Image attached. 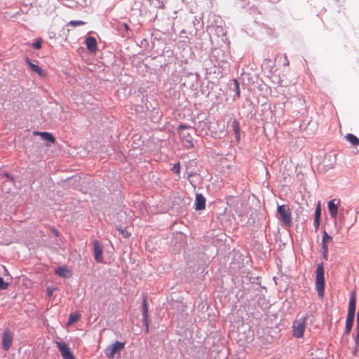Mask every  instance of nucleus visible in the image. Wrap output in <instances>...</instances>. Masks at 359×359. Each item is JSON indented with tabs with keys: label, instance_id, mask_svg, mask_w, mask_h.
<instances>
[{
	"label": "nucleus",
	"instance_id": "nucleus-13",
	"mask_svg": "<svg viewBox=\"0 0 359 359\" xmlns=\"http://www.w3.org/2000/svg\"><path fill=\"white\" fill-rule=\"evenodd\" d=\"M328 210L331 217L335 219L337 216L338 206L334 203V200H331L328 202Z\"/></svg>",
	"mask_w": 359,
	"mask_h": 359
},
{
	"label": "nucleus",
	"instance_id": "nucleus-1",
	"mask_svg": "<svg viewBox=\"0 0 359 359\" xmlns=\"http://www.w3.org/2000/svg\"><path fill=\"white\" fill-rule=\"evenodd\" d=\"M316 286L319 297H323L325 288L324 267L323 264H318L316 269Z\"/></svg>",
	"mask_w": 359,
	"mask_h": 359
},
{
	"label": "nucleus",
	"instance_id": "nucleus-25",
	"mask_svg": "<svg viewBox=\"0 0 359 359\" xmlns=\"http://www.w3.org/2000/svg\"><path fill=\"white\" fill-rule=\"evenodd\" d=\"M42 40L37 39L34 43H33L32 46L36 49H40L41 48Z\"/></svg>",
	"mask_w": 359,
	"mask_h": 359
},
{
	"label": "nucleus",
	"instance_id": "nucleus-8",
	"mask_svg": "<svg viewBox=\"0 0 359 359\" xmlns=\"http://www.w3.org/2000/svg\"><path fill=\"white\" fill-rule=\"evenodd\" d=\"M355 306H356V294H355V292H353L351 293L350 300H349L348 315H351V316H355Z\"/></svg>",
	"mask_w": 359,
	"mask_h": 359
},
{
	"label": "nucleus",
	"instance_id": "nucleus-31",
	"mask_svg": "<svg viewBox=\"0 0 359 359\" xmlns=\"http://www.w3.org/2000/svg\"><path fill=\"white\" fill-rule=\"evenodd\" d=\"M234 83H235V85H236V90H237V94H238V95L239 96V95H240V90H239V84H238V82L235 79V80H234Z\"/></svg>",
	"mask_w": 359,
	"mask_h": 359
},
{
	"label": "nucleus",
	"instance_id": "nucleus-12",
	"mask_svg": "<svg viewBox=\"0 0 359 359\" xmlns=\"http://www.w3.org/2000/svg\"><path fill=\"white\" fill-rule=\"evenodd\" d=\"M34 135H39L41 136L44 140L50 142L51 144L55 143V138L53 137V135L48 132H34Z\"/></svg>",
	"mask_w": 359,
	"mask_h": 359
},
{
	"label": "nucleus",
	"instance_id": "nucleus-35",
	"mask_svg": "<svg viewBox=\"0 0 359 359\" xmlns=\"http://www.w3.org/2000/svg\"><path fill=\"white\" fill-rule=\"evenodd\" d=\"M235 135H236V137L237 141H239V140H240V138H241V137H240V133H235Z\"/></svg>",
	"mask_w": 359,
	"mask_h": 359
},
{
	"label": "nucleus",
	"instance_id": "nucleus-10",
	"mask_svg": "<svg viewBox=\"0 0 359 359\" xmlns=\"http://www.w3.org/2000/svg\"><path fill=\"white\" fill-rule=\"evenodd\" d=\"M86 45L90 51L95 53L97 50V41L94 37L88 36L86 39Z\"/></svg>",
	"mask_w": 359,
	"mask_h": 359
},
{
	"label": "nucleus",
	"instance_id": "nucleus-18",
	"mask_svg": "<svg viewBox=\"0 0 359 359\" xmlns=\"http://www.w3.org/2000/svg\"><path fill=\"white\" fill-rule=\"evenodd\" d=\"M142 316L143 320H149L148 305L146 297L142 301Z\"/></svg>",
	"mask_w": 359,
	"mask_h": 359
},
{
	"label": "nucleus",
	"instance_id": "nucleus-36",
	"mask_svg": "<svg viewBox=\"0 0 359 359\" xmlns=\"http://www.w3.org/2000/svg\"><path fill=\"white\" fill-rule=\"evenodd\" d=\"M52 231L55 236H58V231L55 229H53Z\"/></svg>",
	"mask_w": 359,
	"mask_h": 359
},
{
	"label": "nucleus",
	"instance_id": "nucleus-17",
	"mask_svg": "<svg viewBox=\"0 0 359 359\" xmlns=\"http://www.w3.org/2000/svg\"><path fill=\"white\" fill-rule=\"evenodd\" d=\"M346 140L353 146H359V139L351 133H348L345 136Z\"/></svg>",
	"mask_w": 359,
	"mask_h": 359
},
{
	"label": "nucleus",
	"instance_id": "nucleus-6",
	"mask_svg": "<svg viewBox=\"0 0 359 359\" xmlns=\"http://www.w3.org/2000/svg\"><path fill=\"white\" fill-rule=\"evenodd\" d=\"M13 335L11 332L6 330L3 333L2 346L5 351H8L12 345Z\"/></svg>",
	"mask_w": 359,
	"mask_h": 359
},
{
	"label": "nucleus",
	"instance_id": "nucleus-4",
	"mask_svg": "<svg viewBox=\"0 0 359 359\" xmlns=\"http://www.w3.org/2000/svg\"><path fill=\"white\" fill-rule=\"evenodd\" d=\"M125 347V342L116 341L108 346L105 350V354L108 358H114L116 353H119Z\"/></svg>",
	"mask_w": 359,
	"mask_h": 359
},
{
	"label": "nucleus",
	"instance_id": "nucleus-38",
	"mask_svg": "<svg viewBox=\"0 0 359 359\" xmlns=\"http://www.w3.org/2000/svg\"><path fill=\"white\" fill-rule=\"evenodd\" d=\"M187 142L191 144V147H194V144L192 142V140H187Z\"/></svg>",
	"mask_w": 359,
	"mask_h": 359
},
{
	"label": "nucleus",
	"instance_id": "nucleus-15",
	"mask_svg": "<svg viewBox=\"0 0 359 359\" xmlns=\"http://www.w3.org/2000/svg\"><path fill=\"white\" fill-rule=\"evenodd\" d=\"M355 316L351 315H347L346 320V327H345V332L348 334L350 333L352 326L353 324Z\"/></svg>",
	"mask_w": 359,
	"mask_h": 359
},
{
	"label": "nucleus",
	"instance_id": "nucleus-19",
	"mask_svg": "<svg viewBox=\"0 0 359 359\" xmlns=\"http://www.w3.org/2000/svg\"><path fill=\"white\" fill-rule=\"evenodd\" d=\"M81 318V315L79 313H72L69 315L68 325H71L78 321Z\"/></svg>",
	"mask_w": 359,
	"mask_h": 359
},
{
	"label": "nucleus",
	"instance_id": "nucleus-30",
	"mask_svg": "<svg viewBox=\"0 0 359 359\" xmlns=\"http://www.w3.org/2000/svg\"><path fill=\"white\" fill-rule=\"evenodd\" d=\"M54 290H55V288L48 287L47 289V294H48V296L51 297L53 295V294Z\"/></svg>",
	"mask_w": 359,
	"mask_h": 359
},
{
	"label": "nucleus",
	"instance_id": "nucleus-27",
	"mask_svg": "<svg viewBox=\"0 0 359 359\" xmlns=\"http://www.w3.org/2000/svg\"><path fill=\"white\" fill-rule=\"evenodd\" d=\"M118 230L125 238H128L130 236V233H129L126 229L118 228Z\"/></svg>",
	"mask_w": 359,
	"mask_h": 359
},
{
	"label": "nucleus",
	"instance_id": "nucleus-11",
	"mask_svg": "<svg viewBox=\"0 0 359 359\" xmlns=\"http://www.w3.org/2000/svg\"><path fill=\"white\" fill-rule=\"evenodd\" d=\"M25 61L27 62V65H29V66L30 67V68L34 71L36 73H37L39 76L43 77L46 76V73L44 72V71L40 67H39L38 65L32 63L30 60L29 58L27 57L25 59Z\"/></svg>",
	"mask_w": 359,
	"mask_h": 359
},
{
	"label": "nucleus",
	"instance_id": "nucleus-14",
	"mask_svg": "<svg viewBox=\"0 0 359 359\" xmlns=\"http://www.w3.org/2000/svg\"><path fill=\"white\" fill-rule=\"evenodd\" d=\"M55 273L57 275H58L59 276L62 277V278H69L72 275L71 271L65 267L57 268L55 270Z\"/></svg>",
	"mask_w": 359,
	"mask_h": 359
},
{
	"label": "nucleus",
	"instance_id": "nucleus-9",
	"mask_svg": "<svg viewBox=\"0 0 359 359\" xmlns=\"http://www.w3.org/2000/svg\"><path fill=\"white\" fill-rule=\"evenodd\" d=\"M205 208V198L201 194H197L196 196L195 201V209L196 210H203Z\"/></svg>",
	"mask_w": 359,
	"mask_h": 359
},
{
	"label": "nucleus",
	"instance_id": "nucleus-16",
	"mask_svg": "<svg viewBox=\"0 0 359 359\" xmlns=\"http://www.w3.org/2000/svg\"><path fill=\"white\" fill-rule=\"evenodd\" d=\"M320 215H321V209H320V202H319L318 205L316 207V210H315L314 225L316 229H318L319 226Z\"/></svg>",
	"mask_w": 359,
	"mask_h": 359
},
{
	"label": "nucleus",
	"instance_id": "nucleus-20",
	"mask_svg": "<svg viewBox=\"0 0 359 359\" xmlns=\"http://www.w3.org/2000/svg\"><path fill=\"white\" fill-rule=\"evenodd\" d=\"M332 240V237L328 235V233L324 231L323 238H322V247H324L325 245H327V243Z\"/></svg>",
	"mask_w": 359,
	"mask_h": 359
},
{
	"label": "nucleus",
	"instance_id": "nucleus-28",
	"mask_svg": "<svg viewBox=\"0 0 359 359\" xmlns=\"http://www.w3.org/2000/svg\"><path fill=\"white\" fill-rule=\"evenodd\" d=\"M355 350L357 351L358 349L359 346V331H357V334L355 339Z\"/></svg>",
	"mask_w": 359,
	"mask_h": 359
},
{
	"label": "nucleus",
	"instance_id": "nucleus-33",
	"mask_svg": "<svg viewBox=\"0 0 359 359\" xmlns=\"http://www.w3.org/2000/svg\"><path fill=\"white\" fill-rule=\"evenodd\" d=\"M5 175H6L8 179H10L11 181H14V178H13L12 176H11L9 174L6 173V174H5Z\"/></svg>",
	"mask_w": 359,
	"mask_h": 359
},
{
	"label": "nucleus",
	"instance_id": "nucleus-34",
	"mask_svg": "<svg viewBox=\"0 0 359 359\" xmlns=\"http://www.w3.org/2000/svg\"><path fill=\"white\" fill-rule=\"evenodd\" d=\"M186 128H187V126H183V125H180V126H179V129H180V130H184V129H186Z\"/></svg>",
	"mask_w": 359,
	"mask_h": 359
},
{
	"label": "nucleus",
	"instance_id": "nucleus-21",
	"mask_svg": "<svg viewBox=\"0 0 359 359\" xmlns=\"http://www.w3.org/2000/svg\"><path fill=\"white\" fill-rule=\"evenodd\" d=\"M232 128L234 133H240V125L239 122L237 120H234L232 123Z\"/></svg>",
	"mask_w": 359,
	"mask_h": 359
},
{
	"label": "nucleus",
	"instance_id": "nucleus-22",
	"mask_svg": "<svg viewBox=\"0 0 359 359\" xmlns=\"http://www.w3.org/2000/svg\"><path fill=\"white\" fill-rule=\"evenodd\" d=\"M86 22L81 20H72L69 22V25L72 27L80 26L85 25Z\"/></svg>",
	"mask_w": 359,
	"mask_h": 359
},
{
	"label": "nucleus",
	"instance_id": "nucleus-23",
	"mask_svg": "<svg viewBox=\"0 0 359 359\" xmlns=\"http://www.w3.org/2000/svg\"><path fill=\"white\" fill-rule=\"evenodd\" d=\"M9 284L4 281L3 278L0 277V290H6Z\"/></svg>",
	"mask_w": 359,
	"mask_h": 359
},
{
	"label": "nucleus",
	"instance_id": "nucleus-26",
	"mask_svg": "<svg viewBox=\"0 0 359 359\" xmlns=\"http://www.w3.org/2000/svg\"><path fill=\"white\" fill-rule=\"evenodd\" d=\"M172 170L175 172L177 174H179L180 172V163H175L172 168Z\"/></svg>",
	"mask_w": 359,
	"mask_h": 359
},
{
	"label": "nucleus",
	"instance_id": "nucleus-29",
	"mask_svg": "<svg viewBox=\"0 0 359 359\" xmlns=\"http://www.w3.org/2000/svg\"><path fill=\"white\" fill-rule=\"evenodd\" d=\"M144 325H145V332L147 333H149V320H144Z\"/></svg>",
	"mask_w": 359,
	"mask_h": 359
},
{
	"label": "nucleus",
	"instance_id": "nucleus-7",
	"mask_svg": "<svg viewBox=\"0 0 359 359\" xmlns=\"http://www.w3.org/2000/svg\"><path fill=\"white\" fill-rule=\"evenodd\" d=\"M93 252L95 260L97 262H102V250L99 241L97 240L93 242Z\"/></svg>",
	"mask_w": 359,
	"mask_h": 359
},
{
	"label": "nucleus",
	"instance_id": "nucleus-32",
	"mask_svg": "<svg viewBox=\"0 0 359 359\" xmlns=\"http://www.w3.org/2000/svg\"><path fill=\"white\" fill-rule=\"evenodd\" d=\"M123 27H124L125 29L126 30V32H128V30L130 29L127 23H124Z\"/></svg>",
	"mask_w": 359,
	"mask_h": 359
},
{
	"label": "nucleus",
	"instance_id": "nucleus-2",
	"mask_svg": "<svg viewBox=\"0 0 359 359\" xmlns=\"http://www.w3.org/2000/svg\"><path fill=\"white\" fill-rule=\"evenodd\" d=\"M307 316L296 320L292 325V334L296 338H302L304 336L306 326Z\"/></svg>",
	"mask_w": 359,
	"mask_h": 359
},
{
	"label": "nucleus",
	"instance_id": "nucleus-37",
	"mask_svg": "<svg viewBox=\"0 0 359 359\" xmlns=\"http://www.w3.org/2000/svg\"><path fill=\"white\" fill-rule=\"evenodd\" d=\"M357 323V331H359V319H356Z\"/></svg>",
	"mask_w": 359,
	"mask_h": 359
},
{
	"label": "nucleus",
	"instance_id": "nucleus-24",
	"mask_svg": "<svg viewBox=\"0 0 359 359\" xmlns=\"http://www.w3.org/2000/svg\"><path fill=\"white\" fill-rule=\"evenodd\" d=\"M322 248H323V257H324V259H327V257H328V245H325V246L322 247Z\"/></svg>",
	"mask_w": 359,
	"mask_h": 359
},
{
	"label": "nucleus",
	"instance_id": "nucleus-3",
	"mask_svg": "<svg viewBox=\"0 0 359 359\" xmlns=\"http://www.w3.org/2000/svg\"><path fill=\"white\" fill-rule=\"evenodd\" d=\"M277 211L280 215V219L284 222L285 226H290L292 225V213L288 205H278Z\"/></svg>",
	"mask_w": 359,
	"mask_h": 359
},
{
	"label": "nucleus",
	"instance_id": "nucleus-5",
	"mask_svg": "<svg viewBox=\"0 0 359 359\" xmlns=\"http://www.w3.org/2000/svg\"><path fill=\"white\" fill-rule=\"evenodd\" d=\"M55 344L58 348L63 359H76L68 345L64 341H57Z\"/></svg>",
	"mask_w": 359,
	"mask_h": 359
}]
</instances>
